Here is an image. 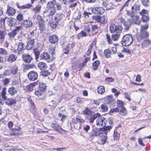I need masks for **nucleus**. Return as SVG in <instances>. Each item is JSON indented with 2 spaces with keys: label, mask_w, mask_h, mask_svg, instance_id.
<instances>
[{
  "label": "nucleus",
  "mask_w": 151,
  "mask_h": 151,
  "mask_svg": "<svg viewBox=\"0 0 151 151\" xmlns=\"http://www.w3.org/2000/svg\"><path fill=\"white\" fill-rule=\"evenodd\" d=\"M16 12V10L13 8L9 6H8L6 13L9 16H13L15 14Z\"/></svg>",
  "instance_id": "12"
},
{
  "label": "nucleus",
  "mask_w": 151,
  "mask_h": 151,
  "mask_svg": "<svg viewBox=\"0 0 151 151\" xmlns=\"http://www.w3.org/2000/svg\"><path fill=\"white\" fill-rule=\"evenodd\" d=\"M37 19L38 23L41 22H43L44 21L42 17L40 15H37Z\"/></svg>",
  "instance_id": "62"
},
{
  "label": "nucleus",
  "mask_w": 151,
  "mask_h": 151,
  "mask_svg": "<svg viewBox=\"0 0 151 151\" xmlns=\"http://www.w3.org/2000/svg\"><path fill=\"white\" fill-rule=\"evenodd\" d=\"M24 25L26 28L31 27L32 25V23L31 20L29 19H25L23 22Z\"/></svg>",
  "instance_id": "21"
},
{
  "label": "nucleus",
  "mask_w": 151,
  "mask_h": 151,
  "mask_svg": "<svg viewBox=\"0 0 151 151\" xmlns=\"http://www.w3.org/2000/svg\"><path fill=\"white\" fill-rule=\"evenodd\" d=\"M48 39L49 42L52 44H55L58 41V37L55 35L49 36Z\"/></svg>",
  "instance_id": "10"
},
{
  "label": "nucleus",
  "mask_w": 151,
  "mask_h": 151,
  "mask_svg": "<svg viewBox=\"0 0 151 151\" xmlns=\"http://www.w3.org/2000/svg\"><path fill=\"white\" fill-rule=\"evenodd\" d=\"M62 16L63 15L61 14L57 13L55 14L54 19L59 23V22H60L62 19Z\"/></svg>",
  "instance_id": "29"
},
{
  "label": "nucleus",
  "mask_w": 151,
  "mask_h": 151,
  "mask_svg": "<svg viewBox=\"0 0 151 151\" xmlns=\"http://www.w3.org/2000/svg\"><path fill=\"white\" fill-rule=\"evenodd\" d=\"M6 19H7V24L10 27L13 26L15 25L17 22L16 20L14 18L11 17L9 18L6 17L5 18L2 19L1 20L4 22L5 20Z\"/></svg>",
  "instance_id": "6"
},
{
  "label": "nucleus",
  "mask_w": 151,
  "mask_h": 151,
  "mask_svg": "<svg viewBox=\"0 0 151 151\" xmlns=\"http://www.w3.org/2000/svg\"><path fill=\"white\" fill-rule=\"evenodd\" d=\"M101 115L99 113H96L93 115H91L89 118H88L89 122L91 124H93L94 120L97 117H100Z\"/></svg>",
  "instance_id": "13"
},
{
  "label": "nucleus",
  "mask_w": 151,
  "mask_h": 151,
  "mask_svg": "<svg viewBox=\"0 0 151 151\" xmlns=\"http://www.w3.org/2000/svg\"><path fill=\"white\" fill-rule=\"evenodd\" d=\"M78 39H79V36H81L82 37H86L87 35L86 33L84 31H82L78 34Z\"/></svg>",
  "instance_id": "54"
},
{
  "label": "nucleus",
  "mask_w": 151,
  "mask_h": 151,
  "mask_svg": "<svg viewBox=\"0 0 151 151\" xmlns=\"http://www.w3.org/2000/svg\"><path fill=\"white\" fill-rule=\"evenodd\" d=\"M33 87L32 85L30 83L29 85L27 86L26 88L27 90L29 91H31L33 89Z\"/></svg>",
  "instance_id": "63"
},
{
  "label": "nucleus",
  "mask_w": 151,
  "mask_h": 151,
  "mask_svg": "<svg viewBox=\"0 0 151 151\" xmlns=\"http://www.w3.org/2000/svg\"><path fill=\"white\" fill-rule=\"evenodd\" d=\"M105 129L104 131H102L101 132L99 136L101 138V141L102 145H104L106 142V140L107 138V134L108 131H109L111 129L108 130Z\"/></svg>",
  "instance_id": "5"
},
{
  "label": "nucleus",
  "mask_w": 151,
  "mask_h": 151,
  "mask_svg": "<svg viewBox=\"0 0 151 151\" xmlns=\"http://www.w3.org/2000/svg\"><path fill=\"white\" fill-rule=\"evenodd\" d=\"M8 57L7 60L8 62H13L15 61L17 58L16 56L12 54H10Z\"/></svg>",
  "instance_id": "25"
},
{
  "label": "nucleus",
  "mask_w": 151,
  "mask_h": 151,
  "mask_svg": "<svg viewBox=\"0 0 151 151\" xmlns=\"http://www.w3.org/2000/svg\"><path fill=\"white\" fill-rule=\"evenodd\" d=\"M100 17L99 16H93L92 19H93L96 20V22H99Z\"/></svg>",
  "instance_id": "61"
},
{
  "label": "nucleus",
  "mask_w": 151,
  "mask_h": 151,
  "mask_svg": "<svg viewBox=\"0 0 151 151\" xmlns=\"http://www.w3.org/2000/svg\"><path fill=\"white\" fill-rule=\"evenodd\" d=\"M17 19L19 21L21 22L23 21V16L22 14L19 13L16 17Z\"/></svg>",
  "instance_id": "50"
},
{
  "label": "nucleus",
  "mask_w": 151,
  "mask_h": 151,
  "mask_svg": "<svg viewBox=\"0 0 151 151\" xmlns=\"http://www.w3.org/2000/svg\"><path fill=\"white\" fill-rule=\"evenodd\" d=\"M6 34V32L3 30H0V41L3 42Z\"/></svg>",
  "instance_id": "30"
},
{
  "label": "nucleus",
  "mask_w": 151,
  "mask_h": 151,
  "mask_svg": "<svg viewBox=\"0 0 151 151\" xmlns=\"http://www.w3.org/2000/svg\"><path fill=\"white\" fill-rule=\"evenodd\" d=\"M119 112L121 115L124 116H126L127 114V112L126 109L124 107H122V108L119 111Z\"/></svg>",
  "instance_id": "34"
},
{
  "label": "nucleus",
  "mask_w": 151,
  "mask_h": 151,
  "mask_svg": "<svg viewBox=\"0 0 151 151\" xmlns=\"http://www.w3.org/2000/svg\"><path fill=\"white\" fill-rule=\"evenodd\" d=\"M46 87L45 83L42 82L39 84V89L42 92H44L46 90Z\"/></svg>",
  "instance_id": "33"
},
{
  "label": "nucleus",
  "mask_w": 151,
  "mask_h": 151,
  "mask_svg": "<svg viewBox=\"0 0 151 151\" xmlns=\"http://www.w3.org/2000/svg\"><path fill=\"white\" fill-rule=\"evenodd\" d=\"M112 96H108L106 98V101L107 104H110L113 106L115 105V101L112 98Z\"/></svg>",
  "instance_id": "17"
},
{
  "label": "nucleus",
  "mask_w": 151,
  "mask_h": 151,
  "mask_svg": "<svg viewBox=\"0 0 151 151\" xmlns=\"http://www.w3.org/2000/svg\"><path fill=\"white\" fill-rule=\"evenodd\" d=\"M41 7L39 5L37 6L33 9L32 11L34 12L35 14H37L40 12L41 9Z\"/></svg>",
  "instance_id": "44"
},
{
  "label": "nucleus",
  "mask_w": 151,
  "mask_h": 151,
  "mask_svg": "<svg viewBox=\"0 0 151 151\" xmlns=\"http://www.w3.org/2000/svg\"><path fill=\"white\" fill-rule=\"evenodd\" d=\"M20 28V27H16V28L13 29L12 32H9L8 35L9 38H14L17 35V31H19Z\"/></svg>",
  "instance_id": "11"
},
{
  "label": "nucleus",
  "mask_w": 151,
  "mask_h": 151,
  "mask_svg": "<svg viewBox=\"0 0 151 151\" xmlns=\"http://www.w3.org/2000/svg\"><path fill=\"white\" fill-rule=\"evenodd\" d=\"M8 92L10 95L13 96L17 93V91L16 88L13 87L9 88Z\"/></svg>",
  "instance_id": "22"
},
{
  "label": "nucleus",
  "mask_w": 151,
  "mask_h": 151,
  "mask_svg": "<svg viewBox=\"0 0 151 151\" xmlns=\"http://www.w3.org/2000/svg\"><path fill=\"white\" fill-rule=\"evenodd\" d=\"M98 92L101 94L104 93L105 91V88L103 86H99L97 89Z\"/></svg>",
  "instance_id": "42"
},
{
  "label": "nucleus",
  "mask_w": 151,
  "mask_h": 151,
  "mask_svg": "<svg viewBox=\"0 0 151 151\" xmlns=\"http://www.w3.org/2000/svg\"><path fill=\"white\" fill-rule=\"evenodd\" d=\"M107 121L105 118L103 117H101L98 118L96 121V125L99 127L104 126H106V123Z\"/></svg>",
  "instance_id": "8"
},
{
  "label": "nucleus",
  "mask_w": 151,
  "mask_h": 151,
  "mask_svg": "<svg viewBox=\"0 0 151 151\" xmlns=\"http://www.w3.org/2000/svg\"><path fill=\"white\" fill-rule=\"evenodd\" d=\"M141 2L144 6H149L150 3L149 0H141Z\"/></svg>",
  "instance_id": "51"
},
{
  "label": "nucleus",
  "mask_w": 151,
  "mask_h": 151,
  "mask_svg": "<svg viewBox=\"0 0 151 151\" xmlns=\"http://www.w3.org/2000/svg\"><path fill=\"white\" fill-rule=\"evenodd\" d=\"M35 43V39L29 40L27 42V44L26 47V49L28 50L32 49L34 46Z\"/></svg>",
  "instance_id": "16"
},
{
  "label": "nucleus",
  "mask_w": 151,
  "mask_h": 151,
  "mask_svg": "<svg viewBox=\"0 0 151 151\" xmlns=\"http://www.w3.org/2000/svg\"><path fill=\"white\" fill-rule=\"evenodd\" d=\"M32 6V5L30 4H28L26 5H23L21 6L20 9H29Z\"/></svg>",
  "instance_id": "55"
},
{
  "label": "nucleus",
  "mask_w": 151,
  "mask_h": 151,
  "mask_svg": "<svg viewBox=\"0 0 151 151\" xmlns=\"http://www.w3.org/2000/svg\"><path fill=\"white\" fill-rule=\"evenodd\" d=\"M24 44L22 42H20L19 43L18 46L17 50H15L14 52L16 54H19L20 52H22V50L24 48Z\"/></svg>",
  "instance_id": "19"
},
{
  "label": "nucleus",
  "mask_w": 151,
  "mask_h": 151,
  "mask_svg": "<svg viewBox=\"0 0 151 151\" xmlns=\"http://www.w3.org/2000/svg\"><path fill=\"white\" fill-rule=\"evenodd\" d=\"M127 15L131 17L129 19V20L132 22V23H134L137 25L140 24L141 21L139 17L129 11H127Z\"/></svg>",
  "instance_id": "3"
},
{
  "label": "nucleus",
  "mask_w": 151,
  "mask_h": 151,
  "mask_svg": "<svg viewBox=\"0 0 151 151\" xmlns=\"http://www.w3.org/2000/svg\"><path fill=\"white\" fill-rule=\"evenodd\" d=\"M106 38L107 42L109 44H111L112 43V41L111 39L110 36L108 35H106Z\"/></svg>",
  "instance_id": "58"
},
{
  "label": "nucleus",
  "mask_w": 151,
  "mask_h": 151,
  "mask_svg": "<svg viewBox=\"0 0 151 151\" xmlns=\"http://www.w3.org/2000/svg\"><path fill=\"white\" fill-rule=\"evenodd\" d=\"M103 112H106L108 111V108L107 106L105 104H102L101 106Z\"/></svg>",
  "instance_id": "48"
},
{
  "label": "nucleus",
  "mask_w": 151,
  "mask_h": 151,
  "mask_svg": "<svg viewBox=\"0 0 151 151\" xmlns=\"http://www.w3.org/2000/svg\"><path fill=\"white\" fill-rule=\"evenodd\" d=\"M59 109L60 110V112L58 114V116L59 117H61L63 114H67L65 108L63 107H60L59 108Z\"/></svg>",
  "instance_id": "28"
},
{
  "label": "nucleus",
  "mask_w": 151,
  "mask_h": 151,
  "mask_svg": "<svg viewBox=\"0 0 151 151\" xmlns=\"http://www.w3.org/2000/svg\"><path fill=\"white\" fill-rule=\"evenodd\" d=\"M5 103L9 106H11L16 104L17 101L14 99L9 98L5 101Z\"/></svg>",
  "instance_id": "18"
},
{
  "label": "nucleus",
  "mask_w": 151,
  "mask_h": 151,
  "mask_svg": "<svg viewBox=\"0 0 151 151\" xmlns=\"http://www.w3.org/2000/svg\"><path fill=\"white\" fill-rule=\"evenodd\" d=\"M18 129H17L16 128L15 129H12V131L13 132H12L11 133V135H14V136H17L19 134V130L20 129L19 128H18Z\"/></svg>",
  "instance_id": "40"
},
{
  "label": "nucleus",
  "mask_w": 151,
  "mask_h": 151,
  "mask_svg": "<svg viewBox=\"0 0 151 151\" xmlns=\"http://www.w3.org/2000/svg\"><path fill=\"white\" fill-rule=\"evenodd\" d=\"M91 112V110L87 107H86L85 110L83 111V114L86 115H90Z\"/></svg>",
  "instance_id": "47"
},
{
  "label": "nucleus",
  "mask_w": 151,
  "mask_h": 151,
  "mask_svg": "<svg viewBox=\"0 0 151 151\" xmlns=\"http://www.w3.org/2000/svg\"><path fill=\"white\" fill-rule=\"evenodd\" d=\"M112 127L111 126H107L102 128H93L88 132L89 138L91 140H93L95 137L99 136L101 132L102 131H104L105 129L108 130L111 129Z\"/></svg>",
  "instance_id": "1"
},
{
  "label": "nucleus",
  "mask_w": 151,
  "mask_h": 151,
  "mask_svg": "<svg viewBox=\"0 0 151 151\" xmlns=\"http://www.w3.org/2000/svg\"><path fill=\"white\" fill-rule=\"evenodd\" d=\"M56 4V0L50 1L48 2L47 4V7L49 9H52L54 7Z\"/></svg>",
  "instance_id": "23"
},
{
  "label": "nucleus",
  "mask_w": 151,
  "mask_h": 151,
  "mask_svg": "<svg viewBox=\"0 0 151 151\" xmlns=\"http://www.w3.org/2000/svg\"><path fill=\"white\" fill-rule=\"evenodd\" d=\"M102 24H104L107 22V18L105 16L100 17L99 22Z\"/></svg>",
  "instance_id": "43"
},
{
  "label": "nucleus",
  "mask_w": 151,
  "mask_h": 151,
  "mask_svg": "<svg viewBox=\"0 0 151 151\" xmlns=\"http://www.w3.org/2000/svg\"><path fill=\"white\" fill-rule=\"evenodd\" d=\"M111 50L108 49H106L104 50V54L106 58H109L111 56Z\"/></svg>",
  "instance_id": "37"
},
{
  "label": "nucleus",
  "mask_w": 151,
  "mask_h": 151,
  "mask_svg": "<svg viewBox=\"0 0 151 151\" xmlns=\"http://www.w3.org/2000/svg\"><path fill=\"white\" fill-rule=\"evenodd\" d=\"M23 60L25 63H29L33 58L29 55L28 54H23L22 56Z\"/></svg>",
  "instance_id": "15"
},
{
  "label": "nucleus",
  "mask_w": 151,
  "mask_h": 151,
  "mask_svg": "<svg viewBox=\"0 0 151 151\" xmlns=\"http://www.w3.org/2000/svg\"><path fill=\"white\" fill-rule=\"evenodd\" d=\"M38 26L39 28V29L41 31H42L45 30V24L44 21L42 22H40L38 23Z\"/></svg>",
  "instance_id": "36"
},
{
  "label": "nucleus",
  "mask_w": 151,
  "mask_h": 151,
  "mask_svg": "<svg viewBox=\"0 0 151 151\" xmlns=\"http://www.w3.org/2000/svg\"><path fill=\"white\" fill-rule=\"evenodd\" d=\"M38 68L40 70L45 69L47 67L46 64L42 62H40L38 65Z\"/></svg>",
  "instance_id": "26"
},
{
  "label": "nucleus",
  "mask_w": 151,
  "mask_h": 151,
  "mask_svg": "<svg viewBox=\"0 0 151 151\" xmlns=\"http://www.w3.org/2000/svg\"><path fill=\"white\" fill-rule=\"evenodd\" d=\"M59 23L54 19H52L50 23V26L53 28H56L58 25Z\"/></svg>",
  "instance_id": "35"
},
{
  "label": "nucleus",
  "mask_w": 151,
  "mask_h": 151,
  "mask_svg": "<svg viewBox=\"0 0 151 151\" xmlns=\"http://www.w3.org/2000/svg\"><path fill=\"white\" fill-rule=\"evenodd\" d=\"M19 78L20 76H19V78H18L17 80L13 79L12 82V86H13L18 85L19 84Z\"/></svg>",
  "instance_id": "45"
},
{
  "label": "nucleus",
  "mask_w": 151,
  "mask_h": 151,
  "mask_svg": "<svg viewBox=\"0 0 151 151\" xmlns=\"http://www.w3.org/2000/svg\"><path fill=\"white\" fill-rule=\"evenodd\" d=\"M51 126L54 129V130L57 131H59V129H61V127L57 124L52 123V124Z\"/></svg>",
  "instance_id": "38"
},
{
  "label": "nucleus",
  "mask_w": 151,
  "mask_h": 151,
  "mask_svg": "<svg viewBox=\"0 0 151 151\" xmlns=\"http://www.w3.org/2000/svg\"><path fill=\"white\" fill-rule=\"evenodd\" d=\"M28 76L29 80L32 81H34L37 79L38 75L36 72L34 71H31L28 73Z\"/></svg>",
  "instance_id": "9"
},
{
  "label": "nucleus",
  "mask_w": 151,
  "mask_h": 151,
  "mask_svg": "<svg viewBox=\"0 0 151 151\" xmlns=\"http://www.w3.org/2000/svg\"><path fill=\"white\" fill-rule=\"evenodd\" d=\"M149 18L148 15H145L142 16L141 20L143 22H146L149 20Z\"/></svg>",
  "instance_id": "49"
},
{
  "label": "nucleus",
  "mask_w": 151,
  "mask_h": 151,
  "mask_svg": "<svg viewBox=\"0 0 151 151\" xmlns=\"http://www.w3.org/2000/svg\"><path fill=\"white\" fill-rule=\"evenodd\" d=\"M50 55L47 52H43L40 56V59L42 60H47L49 59Z\"/></svg>",
  "instance_id": "24"
},
{
  "label": "nucleus",
  "mask_w": 151,
  "mask_h": 151,
  "mask_svg": "<svg viewBox=\"0 0 151 151\" xmlns=\"http://www.w3.org/2000/svg\"><path fill=\"white\" fill-rule=\"evenodd\" d=\"M34 52L35 55L36 59L37 60L39 58L40 52L36 50H34Z\"/></svg>",
  "instance_id": "57"
},
{
  "label": "nucleus",
  "mask_w": 151,
  "mask_h": 151,
  "mask_svg": "<svg viewBox=\"0 0 151 151\" xmlns=\"http://www.w3.org/2000/svg\"><path fill=\"white\" fill-rule=\"evenodd\" d=\"M40 74L42 76L46 77L50 75V73L47 70H44L41 71Z\"/></svg>",
  "instance_id": "41"
},
{
  "label": "nucleus",
  "mask_w": 151,
  "mask_h": 151,
  "mask_svg": "<svg viewBox=\"0 0 151 151\" xmlns=\"http://www.w3.org/2000/svg\"><path fill=\"white\" fill-rule=\"evenodd\" d=\"M7 51L4 49L0 48V54L3 55H7Z\"/></svg>",
  "instance_id": "52"
},
{
  "label": "nucleus",
  "mask_w": 151,
  "mask_h": 151,
  "mask_svg": "<svg viewBox=\"0 0 151 151\" xmlns=\"http://www.w3.org/2000/svg\"><path fill=\"white\" fill-rule=\"evenodd\" d=\"M103 5L106 8L107 10L111 9L112 6L111 2L108 0H102Z\"/></svg>",
  "instance_id": "14"
},
{
  "label": "nucleus",
  "mask_w": 151,
  "mask_h": 151,
  "mask_svg": "<svg viewBox=\"0 0 151 151\" xmlns=\"http://www.w3.org/2000/svg\"><path fill=\"white\" fill-rule=\"evenodd\" d=\"M91 11L93 14H101L104 13V9L102 7H99L92 8Z\"/></svg>",
  "instance_id": "7"
},
{
  "label": "nucleus",
  "mask_w": 151,
  "mask_h": 151,
  "mask_svg": "<svg viewBox=\"0 0 151 151\" xmlns=\"http://www.w3.org/2000/svg\"><path fill=\"white\" fill-rule=\"evenodd\" d=\"M131 23H132V22L129 21V19L128 21H125L123 23V24L125 27L124 29L125 30L127 31L129 29Z\"/></svg>",
  "instance_id": "31"
},
{
  "label": "nucleus",
  "mask_w": 151,
  "mask_h": 151,
  "mask_svg": "<svg viewBox=\"0 0 151 151\" xmlns=\"http://www.w3.org/2000/svg\"><path fill=\"white\" fill-rule=\"evenodd\" d=\"M122 29V27L120 25L116 26L114 24H111L109 27V30L111 33H120Z\"/></svg>",
  "instance_id": "4"
},
{
  "label": "nucleus",
  "mask_w": 151,
  "mask_h": 151,
  "mask_svg": "<svg viewBox=\"0 0 151 151\" xmlns=\"http://www.w3.org/2000/svg\"><path fill=\"white\" fill-rule=\"evenodd\" d=\"M31 107L30 108V111L32 112H34L35 110V104H31Z\"/></svg>",
  "instance_id": "59"
},
{
  "label": "nucleus",
  "mask_w": 151,
  "mask_h": 151,
  "mask_svg": "<svg viewBox=\"0 0 151 151\" xmlns=\"http://www.w3.org/2000/svg\"><path fill=\"white\" fill-rule=\"evenodd\" d=\"M143 43L145 44L146 46H148L151 44V41L149 39L146 40H144Z\"/></svg>",
  "instance_id": "60"
},
{
  "label": "nucleus",
  "mask_w": 151,
  "mask_h": 151,
  "mask_svg": "<svg viewBox=\"0 0 151 151\" xmlns=\"http://www.w3.org/2000/svg\"><path fill=\"white\" fill-rule=\"evenodd\" d=\"M117 106L119 107H124L123 102L120 100H117L116 101Z\"/></svg>",
  "instance_id": "53"
},
{
  "label": "nucleus",
  "mask_w": 151,
  "mask_h": 151,
  "mask_svg": "<svg viewBox=\"0 0 151 151\" xmlns=\"http://www.w3.org/2000/svg\"><path fill=\"white\" fill-rule=\"evenodd\" d=\"M133 41L132 37L130 34H128L123 36L122 41V44L123 46H127L130 45Z\"/></svg>",
  "instance_id": "2"
},
{
  "label": "nucleus",
  "mask_w": 151,
  "mask_h": 151,
  "mask_svg": "<svg viewBox=\"0 0 151 151\" xmlns=\"http://www.w3.org/2000/svg\"><path fill=\"white\" fill-rule=\"evenodd\" d=\"M100 61L99 60H96L92 64L93 69L94 70H97L100 64Z\"/></svg>",
  "instance_id": "32"
},
{
  "label": "nucleus",
  "mask_w": 151,
  "mask_h": 151,
  "mask_svg": "<svg viewBox=\"0 0 151 151\" xmlns=\"http://www.w3.org/2000/svg\"><path fill=\"white\" fill-rule=\"evenodd\" d=\"M17 67L16 65H14L10 71L14 75L17 73Z\"/></svg>",
  "instance_id": "46"
},
{
  "label": "nucleus",
  "mask_w": 151,
  "mask_h": 151,
  "mask_svg": "<svg viewBox=\"0 0 151 151\" xmlns=\"http://www.w3.org/2000/svg\"><path fill=\"white\" fill-rule=\"evenodd\" d=\"M120 33H116L115 34H113L111 36V38L112 40L116 41L118 40L120 36Z\"/></svg>",
  "instance_id": "39"
},
{
  "label": "nucleus",
  "mask_w": 151,
  "mask_h": 151,
  "mask_svg": "<svg viewBox=\"0 0 151 151\" xmlns=\"http://www.w3.org/2000/svg\"><path fill=\"white\" fill-rule=\"evenodd\" d=\"M149 35V34L147 32L145 31H143L139 35V37L140 38L139 40L142 39L147 37Z\"/></svg>",
  "instance_id": "27"
},
{
  "label": "nucleus",
  "mask_w": 151,
  "mask_h": 151,
  "mask_svg": "<svg viewBox=\"0 0 151 151\" xmlns=\"http://www.w3.org/2000/svg\"><path fill=\"white\" fill-rule=\"evenodd\" d=\"M132 12L133 14L139 13L140 11V6L137 4H135L131 7Z\"/></svg>",
  "instance_id": "20"
},
{
  "label": "nucleus",
  "mask_w": 151,
  "mask_h": 151,
  "mask_svg": "<svg viewBox=\"0 0 151 151\" xmlns=\"http://www.w3.org/2000/svg\"><path fill=\"white\" fill-rule=\"evenodd\" d=\"M69 47L68 46H66L63 48V50L65 54H68V53L70 51L69 49Z\"/></svg>",
  "instance_id": "56"
},
{
  "label": "nucleus",
  "mask_w": 151,
  "mask_h": 151,
  "mask_svg": "<svg viewBox=\"0 0 151 151\" xmlns=\"http://www.w3.org/2000/svg\"><path fill=\"white\" fill-rule=\"evenodd\" d=\"M42 92L40 90H37L35 92V94L37 96H40L42 95Z\"/></svg>",
  "instance_id": "64"
}]
</instances>
